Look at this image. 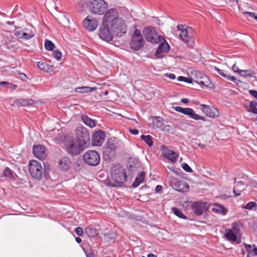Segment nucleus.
<instances>
[{
  "instance_id": "b1692460",
  "label": "nucleus",
  "mask_w": 257,
  "mask_h": 257,
  "mask_svg": "<svg viewBox=\"0 0 257 257\" xmlns=\"http://www.w3.org/2000/svg\"><path fill=\"white\" fill-rule=\"evenodd\" d=\"M247 186V185H244L242 181L238 182L233 188V193L235 196H238L241 195V192L243 191Z\"/></svg>"
},
{
  "instance_id": "774afa93",
  "label": "nucleus",
  "mask_w": 257,
  "mask_h": 257,
  "mask_svg": "<svg viewBox=\"0 0 257 257\" xmlns=\"http://www.w3.org/2000/svg\"><path fill=\"white\" fill-rule=\"evenodd\" d=\"M148 257H157V256L154 255V254L150 253L148 255Z\"/></svg>"
},
{
  "instance_id": "4c0bfd02",
  "label": "nucleus",
  "mask_w": 257,
  "mask_h": 257,
  "mask_svg": "<svg viewBox=\"0 0 257 257\" xmlns=\"http://www.w3.org/2000/svg\"><path fill=\"white\" fill-rule=\"evenodd\" d=\"M141 139L145 142L149 147H151L153 145L152 137L151 136L142 135L141 136Z\"/></svg>"
},
{
  "instance_id": "4d7b16f0",
  "label": "nucleus",
  "mask_w": 257,
  "mask_h": 257,
  "mask_svg": "<svg viewBox=\"0 0 257 257\" xmlns=\"http://www.w3.org/2000/svg\"><path fill=\"white\" fill-rule=\"evenodd\" d=\"M8 87L11 90H15L17 88V85L12 84H8Z\"/></svg>"
},
{
  "instance_id": "393cba45",
  "label": "nucleus",
  "mask_w": 257,
  "mask_h": 257,
  "mask_svg": "<svg viewBox=\"0 0 257 257\" xmlns=\"http://www.w3.org/2000/svg\"><path fill=\"white\" fill-rule=\"evenodd\" d=\"M244 246L247 252V257L257 256V248L254 245H251L244 243Z\"/></svg>"
},
{
  "instance_id": "c03bdc74",
  "label": "nucleus",
  "mask_w": 257,
  "mask_h": 257,
  "mask_svg": "<svg viewBox=\"0 0 257 257\" xmlns=\"http://www.w3.org/2000/svg\"><path fill=\"white\" fill-rule=\"evenodd\" d=\"M53 56L58 61H60L62 57V53L58 50H55L53 52Z\"/></svg>"
},
{
  "instance_id": "603ef678",
  "label": "nucleus",
  "mask_w": 257,
  "mask_h": 257,
  "mask_svg": "<svg viewBox=\"0 0 257 257\" xmlns=\"http://www.w3.org/2000/svg\"><path fill=\"white\" fill-rule=\"evenodd\" d=\"M166 77L171 79H175L176 78L175 75L173 73H166L164 75Z\"/></svg>"
},
{
  "instance_id": "37998d69",
  "label": "nucleus",
  "mask_w": 257,
  "mask_h": 257,
  "mask_svg": "<svg viewBox=\"0 0 257 257\" xmlns=\"http://www.w3.org/2000/svg\"><path fill=\"white\" fill-rule=\"evenodd\" d=\"M139 167V164L138 163H135L134 162L130 161L128 165V169L130 171L133 172L137 170Z\"/></svg>"
},
{
  "instance_id": "473e14b6",
  "label": "nucleus",
  "mask_w": 257,
  "mask_h": 257,
  "mask_svg": "<svg viewBox=\"0 0 257 257\" xmlns=\"http://www.w3.org/2000/svg\"><path fill=\"white\" fill-rule=\"evenodd\" d=\"M38 67L42 70H43L47 73L51 72L53 71L52 66L48 65L44 62H38Z\"/></svg>"
},
{
  "instance_id": "2f4dec72",
  "label": "nucleus",
  "mask_w": 257,
  "mask_h": 257,
  "mask_svg": "<svg viewBox=\"0 0 257 257\" xmlns=\"http://www.w3.org/2000/svg\"><path fill=\"white\" fill-rule=\"evenodd\" d=\"M24 39L28 40L33 38L34 36L33 28H26L23 30Z\"/></svg>"
},
{
  "instance_id": "9b49d317",
  "label": "nucleus",
  "mask_w": 257,
  "mask_h": 257,
  "mask_svg": "<svg viewBox=\"0 0 257 257\" xmlns=\"http://www.w3.org/2000/svg\"><path fill=\"white\" fill-rule=\"evenodd\" d=\"M83 159L86 163L90 166H96L100 161V157L95 151H88L83 155Z\"/></svg>"
},
{
  "instance_id": "0e129e2a",
  "label": "nucleus",
  "mask_w": 257,
  "mask_h": 257,
  "mask_svg": "<svg viewBox=\"0 0 257 257\" xmlns=\"http://www.w3.org/2000/svg\"><path fill=\"white\" fill-rule=\"evenodd\" d=\"M87 257H94V254L93 252H88L86 253Z\"/></svg>"
},
{
  "instance_id": "c756f323",
  "label": "nucleus",
  "mask_w": 257,
  "mask_h": 257,
  "mask_svg": "<svg viewBox=\"0 0 257 257\" xmlns=\"http://www.w3.org/2000/svg\"><path fill=\"white\" fill-rule=\"evenodd\" d=\"M2 176L6 177L9 180H13L15 179L13 172L8 167L5 168L3 170Z\"/></svg>"
},
{
  "instance_id": "a878e982",
  "label": "nucleus",
  "mask_w": 257,
  "mask_h": 257,
  "mask_svg": "<svg viewBox=\"0 0 257 257\" xmlns=\"http://www.w3.org/2000/svg\"><path fill=\"white\" fill-rule=\"evenodd\" d=\"M237 234L233 232V230L231 229H225V238L231 241H235L237 240Z\"/></svg>"
},
{
  "instance_id": "412c9836",
  "label": "nucleus",
  "mask_w": 257,
  "mask_h": 257,
  "mask_svg": "<svg viewBox=\"0 0 257 257\" xmlns=\"http://www.w3.org/2000/svg\"><path fill=\"white\" fill-rule=\"evenodd\" d=\"M162 155L172 162H176L179 156L177 153L170 150H165L163 151Z\"/></svg>"
},
{
  "instance_id": "f03ea898",
  "label": "nucleus",
  "mask_w": 257,
  "mask_h": 257,
  "mask_svg": "<svg viewBox=\"0 0 257 257\" xmlns=\"http://www.w3.org/2000/svg\"><path fill=\"white\" fill-rule=\"evenodd\" d=\"M127 176L124 169L119 165L114 166L111 168V178L107 181L110 186L115 187L124 183L126 180Z\"/></svg>"
},
{
  "instance_id": "5fc2aeb1",
  "label": "nucleus",
  "mask_w": 257,
  "mask_h": 257,
  "mask_svg": "<svg viewBox=\"0 0 257 257\" xmlns=\"http://www.w3.org/2000/svg\"><path fill=\"white\" fill-rule=\"evenodd\" d=\"M249 93L257 99V91L254 90H250Z\"/></svg>"
},
{
  "instance_id": "ea45409f",
  "label": "nucleus",
  "mask_w": 257,
  "mask_h": 257,
  "mask_svg": "<svg viewBox=\"0 0 257 257\" xmlns=\"http://www.w3.org/2000/svg\"><path fill=\"white\" fill-rule=\"evenodd\" d=\"M172 210H173V212L174 213V214H175L178 217H179L181 218H183V219L186 218V217L185 216V215H184L182 213V212H181V211L179 209L176 208H173L172 209Z\"/></svg>"
},
{
  "instance_id": "7ed1b4c3",
  "label": "nucleus",
  "mask_w": 257,
  "mask_h": 257,
  "mask_svg": "<svg viewBox=\"0 0 257 257\" xmlns=\"http://www.w3.org/2000/svg\"><path fill=\"white\" fill-rule=\"evenodd\" d=\"M86 7L89 12L92 14L104 15L108 5L104 0H88Z\"/></svg>"
},
{
  "instance_id": "79ce46f5",
  "label": "nucleus",
  "mask_w": 257,
  "mask_h": 257,
  "mask_svg": "<svg viewBox=\"0 0 257 257\" xmlns=\"http://www.w3.org/2000/svg\"><path fill=\"white\" fill-rule=\"evenodd\" d=\"M45 48L49 51L53 50L54 47V44L49 40H46L44 44Z\"/></svg>"
},
{
  "instance_id": "a19ab883",
  "label": "nucleus",
  "mask_w": 257,
  "mask_h": 257,
  "mask_svg": "<svg viewBox=\"0 0 257 257\" xmlns=\"http://www.w3.org/2000/svg\"><path fill=\"white\" fill-rule=\"evenodd\" d=\"M104 236L106 239L109 240L115 238L116 236V234L115 232L109 231L108 232L104 233Z\"/></svg>"
},
{
  "instance_id": "bf43d9fd",
  "label": "nucleus",
  "mask_w": 257,
  "mask_h": 257,
  "mask_svg": "<svg viewBox=\"0 0 257 257\" xmlns=\"http://www.w3.org/2000/svg\"><path fill=\"white\" fill-rule=\"evenodd\" d=\"M256 106V103L255 102L253 101L250 102V103H249V107L250 108H256L255 107Z\"/></svg>"
},
{
  "instance_id": "6ab92c4d",
  "label": "nucleus",
  "mask_w": 257,
  "mask_h": 257,
  "mask_svg": "<svg viewBox=\"0 0 257 257\" xmlns=\"http://www.w3.org/2000/svg\"><path fill=\"white\" fill-rule=\"evenodd\" d=\"M33 152L35 157L40 160L44 159L46 156L45 148L42 145L34 146Z\"/></svg>"
},
{
  "instance_id": "f704fd0d",
  "label": "nucleus",
  "mask_w": 257,
  "mask_h": 257,
  "mask_svg": "<svg viewBox=\"0 0 257 257\" xmlns=\"http://www.w3.org/2000/svg\"><path fill=\"white\" fill-rule=\"evenodd\" d=\"M204 204L202 203H197L194 204L193 207V211L197 215H200L203 212V207Z\"/></svg>"
},
{
  "instance_id": "f257e3e1",
  "label": "nucleus",
  "mask_w": 257,
  "mask_h": 257,
  "mask_svg": "<svg viewBox=\"0 0 257 257\" xmlns=\"http://www.w3.org/2000/svg\"><path fill=\"white\" fill-rule=\"evenodd\" d=\"M130 17V14L125 8L118 7L108 9L102 18L99 37L106 42L112 41L113 35L121 37L127 32Z\"/></svg>"
},
{
  "instance_id": "de8ad7c7",
  "label": "nucleus",
  "mask_w": 257,
  "mask_h": 257,
  "mask_svg": "<svg viewBox=\"0 0 257 257\" xmlns=\"http://www.w3.org/2000/svg\"><path fill=\"white\" fill-rule=\"evenodd\" d=\"M23 34V31H21V30L16 31L14 33L15 36L19 39H24Z\"/></svg>"
},
{
  "instance_id": "4468645a",
  "label": "nucleus",
  "mask_w": 257,
  "mask_h": 257,
  "mask_svg": "<svg viewBox=\"0 0 257 257\" xmlns=\"http://www.w3.org/2000/svg\"><path fill=\"white\" fill-rule=\"evenodd\" d=\"M76 140H79V141L86 145L87 142L90 140V136L87 130L82 126H77L75 130Z\"/></svg>"
},
{
  "instance_id": "423d86ee",
  "label": "nucleus",
  "mask_w": 257,
  "mask_h": 257,
  "mask_svg": "<svg viewBox=\"0 0 257 257\" xmlns=\"http://www.w3.org/2000/svg\"><path fill=\"white\" fill-rule=\"evenodd\" d=\"M192 83L194 82L198 84L201 88L208 87L210 86L211 82L208 77L202 72L194 70L190 73Z\"/></svg>"
},
{
  "instance_id": "aec40b11",
  "label": "nucleus",
  "mask_w": 257,
  "mask_h": 257,
  "mask_svg": "<svg viewBox=\"0 0 257 257\" xmlns=\"http://www.w3.org/2000/svg\"><path fill=\"white\" fill-rule=\"evenodd\" d=\"M150 125L155 128H161L163 125V118L161 117L151 116L149 118Z\"/></svg>"
},
{
  "instance_id": "c85d7f7f",
  "label": "nucleus",
  "mask_w": 257,
  "mask_h": 257,
  "mask_svg": "<svg viewBox=\"0 0 257 257\" xmlns=\"http://www.w3.org/2000/svg\"><path fill=\"white\" fill-rule=\"evenodd\" d=\"M145 172H140L137 176L135 181L133 183V186L135 188L139 186L142 183H143L145 179Z\"/></svg>"
},
{
  "instance_id": "4be33fe9",
  "label": "nucleus",
  "mask_w": 257,
  "mask_h": 257,
  "mask_svg": "<svg viewBox=\"0 0 257 257\" xmlns=\"http://www.w3.org/2000/svg\"><path fill=\"white\" fill-rule=\"evenodd\" d=\"M58 164L59 167L61 170L66 171L70 168L71 162L69 158L63 157L59 160Z\"/></svg>"
},
{
  "instance_id": "cd10ccee",
  "label": "nucleus",
  "mask_w": 257,
  "mask_h": 257,
  "mask_svg": "<svg viewBox=\"0 0 257 257\" xmlns=\"http://www.w3.org/2000/svg\"><path fill=\"white\" fill-rule=\"evenodd\" d=\"M97 89L95 87L82 86L75 88V92L80 93H88Z\"/></svg>"
},
{
  "instance_id": "2eb2a0df",
  "label": "nucleus",
  "mask_w": 257,
  "mask_h": 257,
  "mask_svg": "<svg viewBox=\"0 0 257 257\" xmlns=\"http://www.w3.org/2000/svg\"><path fill=\"white\" fill-rule=\"evenodd\" d=\"M159 43V45L156 51L155 56L157 58H161L164 57L165 53L169 51L170 46L163 36L160 38Z\"/></svg>"
},
{
  "instance_id": "e2e57ef3",
  "label": "nucleus",
  "mask_w": 257,
  "mask_h": 257,
  "mask_svg": "<svg viewBox=\"0 0 257 257\" xmlns=\"http://www.w3.org/2000/svg\"><path fill=\"white\" fill-rule=\"evenodd\" d=\"M181 101L183 103H187L189 102V99L188 98H182L181 99Z\"/></svg>"
},
{
  "instance_id": "338daca9",
  "label": "nucleus",
  "mask_w": 257,
  "mask_h": 257,
  "mask_svg": "<svg viewBox=\"0 0 257 257\" xmlns=\"http://www.w3.org/2000/svg\"><path fill=\"white\" fill-rule=\"evenodd\" d=\"M75 240H76V241L77 242L79 243H80L81 242V241H82L80 237H76L75 238Z\"/></svg>"
},
{
  "instance_id": "bb28decb",
  "label": "nucleus",
  "mask_w": 257,
  "mask_h": 257,
  "mask_svg": "<svg viewBox=\"0 0 257 257\" xmlns=\"http://www.w3.org/2000/svg\"><path fill=\"white\" fill-rule=\"evenodd\" d=\"M212 210L214 212L222 214H225L227 212L226 208H224L222 205L219 204H214L212 205Z\"/></svg>"
},
{
  "instance_id": "5701e85b",
  "label": "nucleus",
  "mask_w": 257,
  "mask_h": 257,
  "mask_svg": "<svg viewBox=\"0 0 257 257\" xmlns=\"http://www.w3.org/2000/svg\"><path fill=\"white\" fill-rule=\"evenodd\" d=\"M214 70H215L219 74L223 77L224 78L227 79L228 80H231L236 84H238L240 81L237 80L235 77L233 76H231L229 74H227L224 70H221L216 67H213Z\"/></svg>"
},
{
  "instance_id": "13d9d810",
  "label": "nucleus",
  "mask_w": 257,
  "mask_h": 257,
  "mask_svg": "<svg viewBox=\"0 0 257 257\" xmlns=\"http://www.w3.org/2000/svg\"><path fill=\"white\" fill-rule=\"evenodd\" d=\"M130 132L133 135H138L139 134V131L137 129H130Z\"/></svg>"
},
{
  "instance_id": "8fccbe9b",
  "label": "nucleus",
  "mask_w": 257,
  "mask_h": 257,
  "mask_svg": "<svg viewBox=\"0 0 257 257\" xmlns=\"http://www.w3.org/2000/svg\"><path fill=\"white\" fill-rule=\"evenodd\" d=\"M75 232L78 235L81 236L83 233V230L81 227H78L75 229Z\"/></svg>"
},
{
  "instance_id": "a211bd4d",
  "label": "nucleus",
  "mask_w": 257,
  "mask_h": 257,
  "mask_svg": "<svg viewBox=\"0 0 257 257\" xmlns=\"http://www.w3.org/2000/svg\"><path fill=\"white\" fill-rule=\"evenodd\" d=\"M105 138V133L100 131H97L92 135V144L93 146H100L103 143Z\"/></svg>"
},
{
  "instance_id": "864d4df0",
  "label": "nucleus",
  "mask_w": 257,
  "mask_h": 257,
  "mask_svg": "<svg viewBox=\"0 0 257 257\" xmlns=\"http://www.w3.org/2000/svg\"><path fill=\"white\" fill-rule=\"evenodd\" d=\"M232 69L234 72L238 73L239 74V71L241 70H240L238 67L236 65V64H233L232 66Z\"/></svg>"
},
{
  "instance_id": "e433bc0d",
  "label": "nucleus",
  "mask_w": 257,
  "mask_h": 257,
  "mask_svg": "<svg viewBox=\"0 0 257 257\" xmlns=\"http://www.w3.org/2000/svg\"><path fill=\"white\" fill-rule=\"evenodd\" d=\"M256 207V203L255 202L251 201L248 202L246 205L242 206V208L247 210H253L255 209Z\"/></svg>"
},
{
  "instance_id": "052dcab7",
  "label": "nucleus",
  "mask_w": 257,
  "mask_h": 257,
  "mask_svg": "<svg viewBox=\"0 0 257 257\" xmlns=\"http://www.w3.org/2000/svg\"><path fill=\"white\" fill-rule=\"evenodd\" d=\"M162 189V187L161 185H158L156 186L155 191L156 193H158Z\"/></svg>"
},
{
  "instance_id": "49530a36",
  "label": "nucleus",
  "mask_w": 257,
  "mask_h": 257,
  "mask_svg": "<svg viewBox=\"0 0 257 257\" xmlns=\"http://www.w3.org/2000/svg\"><path fill=\"white\" fill-rule=\"evenodd\" d=\"M182 169L187 172L192 173L193 172L192 169L190 167V166L186 164V163H184L182 164Z\"/></svg>"
},
{
  "instance_id": "7c9ffc66",
  "label": "nucleus",
  "mask_w": 257,
  "mask_h": 257,
  "mask_svg": "<svg viewBox=\"0 0 257 257\" xmlns=\"http://www.w3.org/2000/svg\"><path fill=\"white\" fill-rule=\"evenodd\" d=\"M83 122L88 126L90 128H93L95 126V122L93 119L89 118L88 116L82 115L81 116Z\"/></svg>"
},
{
  "instance_id": "9d476101",
  "label": "nucleus",
  "mask_w": 257,
  "mask_h": 257,
  "mask_svg": "<svg viewBox=\"0 0 257 257\" xmlns=\"http://www.w3.org/2000/svg\"><path fill=\"white\" fill-rule=\"evenodd\" d=\"M144 39L141 32L136 29L134 33L131 42V47L134 50H138L144 45Z\"/></svg>"
},
{
  "instance_id": "09e8293b",
  "label": "nucleus",
  "mask_w": 257,
  "mask_h": 257,
  "mask_svg": "<svg viewBox=\"0 0 257 257\" xmlns=\"http://www.w3.org/2000/svg\"><path fill=\"white\" fill-rule=\"evenodd\" d=\"M173 130L172 127L170 125H165L163 128V131L165 132H171Z\"/></svg>"
},
{
  "instance_id": "6e6552de",
  "label": "nucleus",
  "mask_w": 257,
  "mask_h": 257,
  "mask_svg": "<svg viewBox=\"0 0 257 257\" xmlns=\"http://www.w3.org/2000/svg\"><path fill=\"white\" fill-rule=\"evenodd\" d=\"M143 34L146 39L153 44H158L160 38L163 36L159 35L156 28L153 27H148L144 29Z\"/></svg>"
},
{
  "instance_id": "ddd939ff",
  "label": "nucleus",
  "mask_w": 257,
  "mask_h": 257,
  "mask_svg": "<svg viewBox=\"0 0 257 257\" xmlns=\"http://www.w3.org/2000/svg\"><path fill=\"white\" fill-rule=\"evenodd\" d=\"M98 20L92 16L86 17L82 22L83 28L89 32L94 31L98 27Z\"/></svg>"
},
{
  "instance_id": "f8f14e48",
  "label": "nucleus",
  "mask_w": 257,
  "mask_h": 257,
  "mask_svg": "<svg viewBox=\"0 0 257 257\" xmlns=\"http://www.w3.org/2000/svg\"><path fill=\"white\" fill-rule=\"evenodd\" d=\"M173 108L178 112H181L183 114L188 115L192 119H195L196 120H205V117L195 113L194 110L192 108H183L180 106L173 107Z\"/></svg>"
},
{
  "instance_id": "69168bd1",
  "label": "nucleus",
  "mask_w": 257,
  "mask_h": 257,
  "mask_svg": "<svg viewBox=\"0 0 257 257\" xmlns=\"http://www.w3.org/2000/svg\"><path fill=\"white\" fill-rule=\"evenodd\" d=\"M229 2L232 3L233 4H236L238 3L237 0H228Z\"/></svg>"
},
{
  "instance_id": "1a4fd4ad",
  "label": "nucleus",
  "mask_w": 257,
  "mask_h": 257,
  "mask_svg": "<svg viewBox=\"0 0 257 257\" xmlns=\"http://www.w3.org/2000/svg\"><path fill=\"white\" fill-rule=\"evenodd\" d=\"M169 183L174 190L180 192H186L189 191V187L187 183L178 178L171 177L169 178Z\"/></svg>"
},
{
  "instance_id": "a18cd8bd",
  "label": "nucleus",
  "mask_w": 257,
  "mask_h": 257,
  "mask_svg": "<svg viewBox=\"0 0 257 257\" xmlns=\"http://www.w3.org/2000/svg\"><path fill=\"white\" fill-rule=\"evenodd\" d=\"M177 80L179 81H184V82H187V83H192L191 79V78H190V76H189V77H184V76H179L177 78Z\"/></svg>"
},
{
  "instance_id": "20e7f679",
  "label": "nucleus",
  "mask_w": 257,
  "mask_h": 257,
  "mask_svg": "<svg viewBox=\"0 0 257 257\" xmlns=\"http://www.w3.org/2000/svg\"><path fill=\"white\" fill-rule=\"evenodd\" d=\"M179 32L180 39L189 46H192L194 41V31L186 25H178L177 27Z\"/></svg>"
},
{
  "instance_id": "3c124183",
  "label": "nucleus",
  "mask_w": 257,
  "mask_h": 257,
  "mask_svg": "<svg viewBox=\"0 0 257 257\" xmlns=\"http://www.w3.org/2000/svg\"><path fill=\"white\" fill-rule=\"evenodd\" d=\"M251 187H253L257 189V182L255 180H251L249 185Z\"/></svg>"
},
{
  "instance_id": "39448f33",
  "label": "nucleus",
  "mask_w": 257,
  "mask_h": 257,
  "mask_svg": "<svg viewBox=\"0 0 257 257\" xmlns=\"http://www.w3.org/2000/svg\"><path fill=\"white\" fill-rule=\"evenodd\" d=\"M83 143L79 141V140H76L74 138H70L67 141L66 147L67 152L72 155H77L81 152L83 151L85 145Z\"/></svg>"
},
{
  "instance_id": "6e6d98bb",
  "label": "nucleus",
  "mask_w": 257,
  "mask_h": 257,
  "mask_svg": "<svg viewBox=\"0 0 257 257\" xmlns=\"http://www.w3.org/2000/svg\"><path fill=\"white\" fill-rule=\"evenodd\" d=\"M243 14H247L250 17L253 18L254 19V17H256L257 16H255V13H252V12H244L243 13Z\"/></svg>"
},
{
  "instance_id": "dca6fc26",
  "label": "nucleus",
  "mask_w": 257,
  "mask_h": 257,
  "mask_svg": "<svg viewBox=\"0 0 257 257\" xmlns=\"http://www.w3.org/2000/svg\"><path fill=\"white\" fill-rule=\"evenodd\" d=\"M116 147V141L110 139L108 141L106 147L103 148L104 155L109 158L113 157L115 154Z\"/></svg>"
},
{
  "instance_id": "58836bf2",
  "label": "nucleus",
  "mask_w": 257,
  "mask_h": 257,
  "mask_svg": "<svg viewBox=\"0 0 257 257\" xmlns=\"http://www.w3.org/2000/svg\"><path fill=\"white\" fill-rule=\"evenodd\" d=\"M241 225L239 223L234 222L232 224V230L233 232L238 235L239 234V231L240 229Z\"/></svg>"
},
{
  "instance_id": "0eeeda50",
  "label": "nucleus",
  "mask_w": 257,
  "mask_h": 257,
  "mask_svg": "<svg viewBox=\"0 0 257 257\" xmlns=\"http://www.w3.org/2000/svg\"><path fill=\"white\" fill-rule=\"evenodd\" d=\"M29 170L31 176L38 180L42 179L44 169L40 162L31 160L29 163Z\"/></svg>"
},
{
  "instance_id": "c9c22d12",
  "label": "nucleus",
  "mask_w": 257,
  "mask_h": 257,
  "mask_svg": "<svg viewBox=\"0 0 257 257\" xmlns=\"http://www.w3.org/2000/svg\"><path fill=\"white\" fill-rule=\"evenodd\" d=\"M239 75L244 78L254 77V72L251 70H241Z\"/></svg>"
},
{
  "instance_id": "72a5a7b5",
  "label": "nucleus",
  "mask_w": 257,
  "mask_h": 257,
  "mask_svg": "<svg viewBox=\"0 0 257 257\" xmlns=\"http://www.w3.org/2000/svg\"><path fill=\"white\" fill-rule=\"evenodd\" d=\"M85 232L90 237H94L97 236L99 233L97 229L91 227L86 228L85 229Z\"/></svg>"
},
{
  "instance_id": "680f3d73",
  "label": "nucleus",
  "mask_w": 257,
  "mask_h": 257,
  "mask_svg": "<svg viewBox=\"0 0 257 257\" xmlns=\"http://www.w3.org/2000/svg\"><path fill=\"white\" fill-rule=\"evenodd\" d=\"M247 111L257 114V108H254L253 109H247Z\"/></svg>"
},
{
  "instance_id": "f3484780",
  "label": "nucleus",
  "mask_w": 257,
  "mask_h": 257,
  "mask_svg": "<svg viewBox=\"0 0 257 257\" xmlns=\"http://www.w3.org/2000/svg\"><path fill=\"white\" fill-rule=\"evenodd\" d=\"M201 110L208 117L215 118L219 116V112L215 107L204 104H201Z\"/></svg>"
}]
</instances>
